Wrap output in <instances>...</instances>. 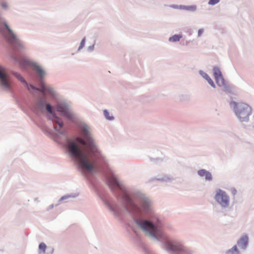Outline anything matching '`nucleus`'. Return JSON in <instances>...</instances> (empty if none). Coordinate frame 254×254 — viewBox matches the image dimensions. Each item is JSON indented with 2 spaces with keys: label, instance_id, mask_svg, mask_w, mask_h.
Returning a JSON list of instances; mask_svg holds the SVG:
<instances>
[{
  "label": "nucleus",
  "instance_id": "1",
  "mask_svg": "<svg viewBox=\"0 0 254 254\" xmlns=\"http://www.w3.org/2000/svg\"><path fill=\"white\" fill-rule=\"evenodd\" d=\"M37 107L40 111L47 110L46 118L53 126L54 130L46 125L42 126L41 129L44 133L59 144L64 141L70 157L79 168L86 171L91 177H93L97 173L104 176L107 185L119 204L111 201L85 175L97 195L116 217L122 219L127 212L132 223L140 229H162V223L155 212L152 200L139 190H127L115 176L107 174L109 170L107 161L93 137L90 126L83 121L77 122L76 127L81 136L76 138L69 137L67 136L68 128L63 119L53 111L50 103L41 98L37 101Z\"/></svg>",
  "mask_w": 254,
  "mask_h": 254
},
{
  "label": "nucleus",
  "instance_id": "2",
  "mask_svg": "<svg viewBox=\"0 0 254 254\" xmlns=\"http://www.w3.org/2000/svg\"><path fill=\"white\" fill-rule=\"evenodd\" d=\"M21 41L23 43L24 46V48L22 50H17L14 47L8 45L10 49V58L15 64H18L25 71H28V67H31L35 78L37 80L39 84H40L42 82H45L44 78L47 75V72L44 68L36 63L31 62L21 55L20 53L26 49L25 43L22 40Z\"/></svg>",
  "mask_w": 254,
  "mask_h": 254
},
{
  "label": "nucleus",
  "instance_id": "3",
  "mask_svg": "<svg viewBox=\"0 0 254 254\" xmlns=\"http://www.w3.org/2000/svg\"><path fill=\"white\" fill-rule=\"evenodd\" d=\"M230 106L239 122L248 123L250 120V117L252 114V108L248 104L235 101H231Z\"/></svg>",
  "mask_w": 254,
  "mask_h": 254
},
{
  "label": "nucleus",
  "instance_id": "4",
  "mask_svg": "<svg viewBox=\"0 0 254 254\" xmlns=\"http://www.w3.org/2000/svg\"><path fill=\"white\" fill-rule=\"evenodd\" d=\"M55 110L59 114L67 120L73 122L76 115L73 111L70 104L65 100L58 102L54 107Z\"/></svg>",
  "mask_w": 254,
  "mask_h": 254
},
{
  "label": "nucleus",
  "instance_id": "5",
  "mask_svg": "<svg viewBox=\"0 0 254 254\" xmlns=\"http://www.w3.org/2000/svg\"><path fill=\"white\" fill-rule=\"evenodd\" d=\"M25 88L28 90V91L34 97V99L32 103V106L33 107V109L34 111L36 113H44L46 111L48 112L47 110L46 109L44 110L43 111H40L37 107V101L41 98H44L46 102L49 103L45 97V95H36L35 93L37 92H39L41 91L40 87H38L36 85L32 84V83H29L27 81V84H25L24 85Z\"/></svg>",
  "mask_w": 254,
  "mask_h": 254
},
{
  "label": "nucleus",
  "instance_id": "6",
  "mask_svg": "<svg viewBox=\"0 0 254 254\" xmlns=\"http://www.w3.org/2000/svg\"><path fill=\"white\" fill-rule=\"evenodd\" d=\"M0 89L4 91L14 92L11 78L6 69L0 72Z\"/></svg>",
  "mask_w": 254,
  "mask_h": 254
},
{
  "label": "nucleus",
  "instance_id": "7",
  "mask_svg": "<svg viewBox=\"0 0 254 254\" xmlns=\"http://www.w3.org/2000/svg\"><path fill=\"white\" fill-rule=\"evenodd\" d=\"M0 89L4 91L14 92L11 78L6 69L0 72Z\"/></svg>",
  "mask_w": 254,
  "mask_h": 254
},
{
  "label": "nucleus",
  "instance_id": "8",
  "mask_svg": "<svg viewBox=\"0 0 254 254\" xmlns=\"http://www.w3.org/2000/svg\"><path fill=\"white\" fill-rule=\"evenodd\" d=\"M215 200L224 208H227L230 205V197L226 192L220 189L216 190L214 196Z\"/></svg>",
  "mask_w": 254,
  "mask_h": 254
},
{
  "label": "nucleus",
  "instance_id": "9",
  "mask_svg": "<svg viewBox=\"0 0 254 254\" xmlns=\"http://www.w3.org/2000/svg\"><path fill=\"white\" fill-rule=\"evenodd\" d=\"M249 238L247 234L242 235L237 240V246L242 251H245L249 246Z\"/></svg>",
  "mask_w": 254,
  "mask_h": 254
},
{
  "label": "nucleus",
  "instance_id": "10",
  "mask_svg": "<svg viewBox=\"0 0 254 254\" xmlns=\"http://www.w3.org/2000/svg\"><path fill=\"white\" fill-rule=\"evenodd\" d=\"M41 88V91L43 92L47 91L49 93V95L52 98H55L56 96V93L55 89L52 87L47 85L45 82H42L39 84Z\"/></svg>",
  "mask_w": 254,
  "mask_h": 254
},
{
  "label": "nucleus",
  "instance_id": "11",
  "mask_svg": "<svg viewBox=\"0 0 254 254\" xmlns=\"http://www.w3.org/2000/svg\"><path fill=\"white\" fill-rule=\"evenodd\" d=\"M175 179L173 177L168 175H159L156 177H153L151 179V181H157L163 183H170L174 181Z\"/></svg>",
  "mask_w": 254,
  "mask_h": 254
},
{
  "label": "nucleus",
  "instance_id": "12",
  "mask_svg": "<svg viewBox=\"0 0 254 254\" xmlns=\"http://www.w3.org/2000/svg\"><path fill=\"white\" fill-rule=\"evenodd\" d=\"M197 173L199 177H204L206 181L211 182L213 180V177L211 173L205 169H201L198 170Z\"/></svg>",
  "mask_w": 254,
  "mask_h": 254
},
{
  "label": "nucleus",
  "instance_id": "13",
  "mask_svg": "<svg viewBox=\"0 0 254 254\" xmlns=\"http://www.w3.org/2000/svg\"><path fill=\"white\" fill-rule=\"evenodd\" d=\"M10 73L13 76H14L19 82H20L23 85L25 84H27V81L26 79L23 77V76L18 72L11 70L10 71Z\"/></svg>",
  "mask_w": 254,
  "mask_h": 254
},
{
  "label": "nucleus",
  "instance_id": "14",
  "mask_svg": "<svg viewBox=\"0 0 254 254\" xmlns=\"http://www.w3.org/2000/svg\"><path fill=\"white\" fill-rule=\"evenodd\" d=\"M212 70L216 82H218V78L223 76L222 73L218 66H214Z\"/></svg>",
  "mask_w": 254,
  "mask_h": 254
},
{
  "label": "nucleus",
  "instance_id": "15",
  "mask_svg": "<svg viewBox=\"0 0 254 254\" xmlns=\"http://www.w3.org/2000/svg\"><path fill=\"white\" fill-rule=\"evenodd\" d=\"M224 254H242L237 245H234L232 248L226 250Z\"/></svg>",
  "mask_w": 254,
  "mask_h": 254
},
{
  "label": "nucleus",
  "instance_id": "16",
  "mask_svg": "<svg viewBox=\"0 0 254 254\" xmlns=\"http://www.w3.org/2000/svg\"><path fill=\"white\" fill-rule=\"evenodd\" d=\"M196 6L195 5H180V9L188 10L191 12H194L196 10Z\"/></svg>",
  "mask_w": 254,
  "mask_h": 254
},
{
  "label": "nucleus",
  "instance_id": "17",
  "mask_svg": "<svg viewBox=\"0 0 254 254\" xmlns=\"http://www.w3.org/2000/svg\"><path fill=\"white\" fill-rule=\"evenodd\" d=\"M78 195V193H71L70 194H67L63 195L60 198V199L58 201V202H59L58 204L56 205V206L58 205L59 204V203L63 200H64L66 199L70 198H75V197H77Z\"/></svg>",
  "mask_w": 254,
  "mask_h": 254
},
{
  "label": "nucleus",
  "instance_id": "18",
  "mask_svg": "<svg viewBox=\"0 0 254 254\" xmlns=\"http://www.w3.org/2000/svg\"><path fill=\"white\" fill-rule=\"evenodd\" d=\"M182 37V34H175L169 37V41L170 42H177L179 41Z\"/></svg>",
  "mask_w": 254,
  "mask_h": 254
},
{
  "label": "nucleus",
  "instance_id": "19",
  "mask_svg": "<svg viewBox=\"0 0 254 254\" xmlns=\"http://www.w3.org/2000/svg\"><path fill=\"white\" fill-rule=\"evenodd\" d=\"M103 114L106 120L109 121H113L114 120V116L112 115H110L109 112L107 109H105L103 111Z\"/></svg>",
  "mask_w": 254,
  "mask_h": 254
},
{
  "label": "nucleus",
  "instance_id": "20",
  "mask_svg": "<svg viewBox=\"0 0 254 254\" xmlns=\"http://www.w3.org/2000/svg\"><path fill=\"white\" fill-rule=\"evenodd\" d=\"M179 98L182 101H189L190 100V95L189 94H182L179 96Z\"/></svg>",
  "mask_w": 254,
  "mask_h": 254
},
{
  "label": "nucleus",
  "instance_id": "21",
  "mask_svg": "<svg viewBox=\"0 0 254 254\" xmlns=\"http://www.w3.org/2000/svg\"><path fill=\"white\" fill-rule=\"evenodd\" d=\"M46 248H47L46 245L43 242L41 243L39 245V254L45 252Z\"/></svg>",
  "mask_w": 254,
  "mask_h": 254
},
{
  "label": "nucleus",
  "instance_id": "22",
  "mask_svg": "<svg viewBox=\"0 0 254 254\" xmlns=\"http://www.w3.org/2000/svg\"><path fill=\"white\" fill-rule=\"evenodd\" d=\"M218 82H216L218 86L222 87L226 83L225 80L223 76L218 78Z\"/></svg>",
  "mask_w": 254,
  "mask_h": 254
},
{
  "label": "nucleus",
  "instance_id": "23",
  "mask_svg": "<svg viewBox=\"0 0 254 254\" xmlns=\"http://www.w3.org/2000/svg\"><path fill=\"white\" fill-rule=\"evenodd\" d=\"M222 87H224V91L226 93H231L232 91V89L231 86L225 83Z\"/></svg>",
  "mask_w": 254,
  "mask_h": 254
},
{
  "label": "nucleus",
  "instance_id": "24",
  "mask_svg": "<svg viewBox=\"0 0 254 254\" xmlns=\"http://www.w3.org/2000/svg\"><path fill=\"white\" fill-rule=\"evenodd\" d=\"M85 41H86V38L85 37H84L80 43V45L77 49V51L79 52V51H80L85 46Z\"/></svg>",
  "mask_w": 254,
  "mask_h": 254
},
{
  "label": "nucleus",
  "instance_id": "25",
  "mask_svg": "<svg viewBox=\"0 0 254 254\" xmlns=\"http://www.w3.org/2000/svg\"><path fill=\"white\" fill-rule=\"evenodd\" d=\"M198 72L199 74L205 80L209 77V76L207 73L205 72L202 70H199L198 71Z\"/></svg>",
  "mask_w": 254,
  "mask_h": 254
},
{
  "label": "nucleus",
  "instance_id": "26",
  "mask_svg": "<svg viewBox=\"0 0 254 254\" xmlns=\"http://www.w3.org/2000/svg\"><path fill=\"white\" fill-rule=\"evenodd\" d=\"M206 80L207 81L208 84L213 88H216V85L213 82V80L210 77V76L206 79Z\"/></svg>",
  "mask_w": 254,
  "mask_h": 254
},
{
  "label": "nucleus",
  "instance_id": "27",
  "mask_svg": "<svg viewBox=\"0 0 254 254\" xmlns=\"http://www.w3.org/2000/svg\"><path fill=\"white\" fill-rule=\"evenodd\" d=\"M150 161L154 162L157 164H159V163H162L163 162V159H162L161 158H150Z\"/></svg>",
  "mask_w": 254,
  "mask_h": 254
},
{
  "label": "nucleus",
  "instance_id": "28",
  "mask_svg": "<svg viewBox=\"0 0 254 254\" xmlns=\"http://www.w3.org/2000/svg\"><path fill=\"white\" fill-rule=\"evenodd\" d=\"M220 0H209L208 4L211 5H214L219 2Z\"/></svg>",
  "mask_w": 254,
  "mask_h": 254
},
{
  "label": "nucleus",
  "instance_id": "29",
  "mask_svg": "<svg viewBox=\"0 0 254 254\" xmlns=\"http://www.w3.org/2000/svg\"><path fill=\"white\" fill-rule=\"evenodd\" d=\"M1 6L2 8L4 10H7L8 8V4L6 2L3 1L1 3Z\"/></svg>",
  "mask_w": 254,
  "mask_h": 254
},
{
  "label": "nucleus",
  "instance_id": "30",
  "mask_svg": "<svg viewBox=\"0 0 254 254\" xmlns=\"http://www.w3.org/2000/svg\"><path fill=\"white\" fill-rule=\"evenodd\" d=\"M94 50V45L93 44L92 45L89 46L87 48V51L88 52H93Z\"/></svg>",
  "mask_w": 254,
  "mask_h": 254
},
{
  "label": "nucleus",
  "instance_id": "31",
  "mask_svg": "<svg viewBox=\"0 0 254 254\" xmlns=\"http://www.w3.org/2000/svg\"><path fill=\"white\" fill-rule=\"evenodd\" d=\"M190 43V41H186L184 42V41H181V44L184 46H188Z\"/></svg>",
  "mask_w": 254,
  "mask_h": 254
},
{
  "label": "nucleus",
  "instance_id": "32",
  "mask_svg": "<svg viewBox=\"0 0 254 254\" xmlns=\"http://www.w3.org/2000/svg\"><path fill=\"white\" fill-rule=\"evenodd\" d=\"M203 32V29H199L198 30L197 34L198 36H200Z\"/></svg>",
  "mask_w": 254,
  "mask_h": 254
},
{
  "label": "nucleus",
  "instance_id": "33",
  "mask_svg": "<svg viewBox=\"0 0 254 254\" xmlns=\"http://www.w3.org/2000/svg\"><path fill=\"white\" fill-rule=\"evenodd\" d=\"M171 7L174 8H179L180 9V5L177 4H173L171 5Z\"/></svg>",
  "mask_w": 254,
  "mask_h": 254
},
{
  "label": "nucleus",
  "instance_id": "34",
  "mask_svg": "<svg viewBox=\"0 0 254 254\" xmlns=\"http://www.w3.org/2000/svg\"><path fill=\"white\" fill-rule=\"evenodd\" d=\"M6 69V68L4 66H3L2 65L0 64V72L1 71H3V70H5Z\"/></svg>",
  "mask_w": 254,
  "mask_h": 254
},
{
  "label": "nucleus",
  "instance_id": "35",
  "mask_svg": "<svg viewBox=\"0 0 254 254\" xmlns=\"http://www.w3.org/2000/svg\"><path fill=\"white\" fill-rule=\"evenodd\" d=\"M54 205L53 204H52L50 205L48 207V208L47 210H51V209H53V208H54Z\"/></svg>",
  "mask_w": 254,
  "mask_h": 254
},
{
  "label": "nucleus",
  "instance_id": "36",
  "mask_svg": "<svg viewBox=\"0 0 254 254\" xmlns=\"http://www.w3.org/2000/svg\"><path fill=\"white\" fill-rule=\"evenodd\" d=\"M232 193L233 195H235L237 193V190L235 189L234 188V189L232 191Z\"/></svg>",
  "mask_w": 254,
  "mask_h": 254
},
{
  "label": "nucleus",
  "instance_id": "37",
  "mask_svg": "<svg viewBox=\"0 0 254 254\" xmlns=\"http://www.w3.org/2000/svg\"><path fill=\"white\" fill-rule=\"evenodd\" d=\"M54 248H51V249H50V253L51 254H52L53 252H54Z\"/></svg>",
  "mask_w": 254,
  "mask_h": 254
}]
</instances>
